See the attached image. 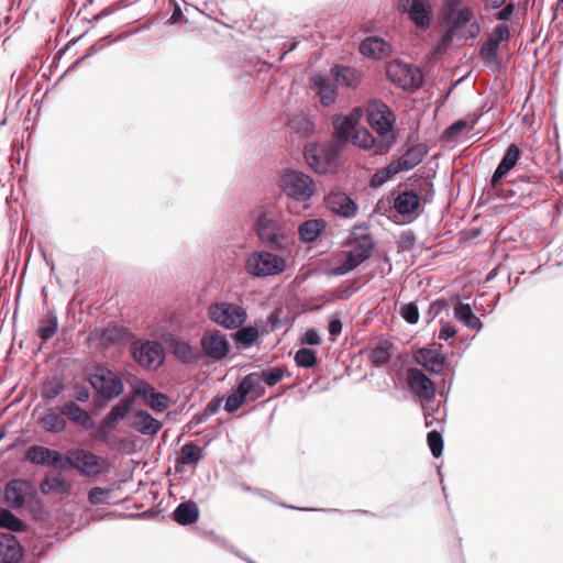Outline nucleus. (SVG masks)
<instances>
[{
  "label": "nucleus",
  "instance_id": "obj_16",
  "mask_svg": "<svg viewBox=\"0 0 563 563\" xmlns=\"http://www.w3.org/2000/svg\"><path fill=\"white\" fill-rule=\"evenodd\" d=\"M247 320L246 309L233 301H213V323L234 330Z\"/></svg>",
  "mask_w": 563,
  "mask_h": 563
},
{
  "label": "nucleus",
  "instance_id": "obj_21",
  "mask_svg": "<svg viewBox=\"0 0 563 563\" xmlns=\"http://www.w3.org/2000/svg\"><path fill=\"white\" fill-rule=\"evenodd\" d=\"M36 488L34 482L24 477H14L7 482L4 486V497L8 507L20 509L26 505L31 497V490Z\"/></svg>",
  "mask_w": 563,
  "mask_h": 563
},
{
  "label": "nucleus",
  "instance_id": "obj_7",
  "mask_svg": "<svg viewBox=\"0 0 563 563\" xmlns=\"http://www.w3.org/2000/svg\"><path fill=\"white\" fill-rule=\"evenodd\" d=\"M164 342L168 350L174 354L177 361L186 364H196L202 356L206 357V366L211 364V329L207 328L203 332L201 344L202 352L190 343L181 340L177 335L168 333L164 338Z\"/></svg>",
  "mask_w": 563,
  "mask_h": 563
},
{
  "label": "nucleus",
  "instance_id": "obj_37",
  "mask_svg": "<svg viewBox=\"0 0 563 563\" xmlns=\"http://www.w3.org/2000/svg\"><path fill=\"white\" fill-rule=\"evenodd\" d=\"M401 173L400 167L396 162V155L391 156V161L386 164L384 167L377 169L369 179V186L373 189H378L383 187L386 183L394 179L395 176Z\"/></svg>",
  "mask_w": 563,
  "mask_h": 563
},
{
  "label": "nucleus",
  "instance_id": "obj_4",
  "mask_svg": "<svg viewBox=\"0 0 563 563\" xmlns=\"http://www.w3.org/2000/svg\"><path fill=\"white\" fill-rule=\"evenodd\" d=\"M454 379V367H450V377H441L435 383L422 368L409 367L406 371V384L417 404H432L439 395L446 402Z\"/></svg>",
  "mask_w": 563,
  "mask_h": 563
},
{
  "label": "nucleus",
  "instance_id": "obj_42",
  "mask_svg": "<svg viewBox=\"0 0 563 563\" xmlns=\"http://www.w3.org/2000/svg\"><path fill=\"white\" fill-rule=\"evenodd\" d=\"M479 57L485 66L492 68L494 71L500 70V47L484 41L479 47Z\"/></svg>",
  "mask_w": 563,
  "mask_h": 563
},
{
  "label": "nucleus",
  "instance_id": "obj_40",
  "mask_svg": "<svg viewBox=\"0 0 563 563\" xmlns=\"http://www.w3.org/2000/svg\"><path fill=\"white\" fill-rule=\"evenodd\" d=\"M10 507L1 508L0 511V529L8 530L11 532H25L29 529V525L16 516Z\"/></svg>",
  "mask_w": 563,
  "mask_h": 563
},
{
  "label": "nucleus",
  "instance_id": "obj_30",
  "mask_svg": "<svg viewBox=\"0 0 563 563\" xmlns=\"http://www.w3.org/2000/svg\"><path fill=\"white\" fill-rule=\"evenodd\" d=\"M134 416L135 420L131 427L143 435H156L163 428V422L145 409L135 410Z\"/></svg>",
  "mask_w": 563,
  "mask_h": 563
},
{
  "label": "nucleus",
  "instance_id": "obj_23",
  "mask_svg": "<svg viewBox=\"0 0 563 563\" xmlns=\"http://www.w3.org/2000/svg\"><path fill=\"white\" fill-rule=\"evenodd\" d=\"M328 209L344 219L353 218L358 210L356 201L343 190H333L327 197Z\"/></svg>",
  "mask_w": 563,
  "mask_h": 563
},
{
  "label": "nucleus",
  "instance_id": "obj_48",
  "mask_svg": "<svg viewBox=\"0 0 563 563\" xmlns=\"http://www.w3.org/2000/svg\"><path fill=\"white\" fill-rule=\"evenodd\" d=\"M331 123L336 136L341 141L350 143L352 133H354V126L346 120L345 114L335 113L331 119Z\"/></svg>",
  "mask_w": 563,
  "mask_h": 563
},
{
  "label": "nucleus",
  "instance_id": "obj_24",
  "mask_svg": "<svg viewBox=\"0 0 563 563\" xmlns=\"http://www.w3.org/2000/svg\"><path fill=\"white\" fill-rule=\"evenodd\" d=\"M358 49L365 58L375 60L390 56L394 51L391 44L379 35L366 36L360 43Z\"/></svg>",
  "mask_w": 563,
  "mask_h": 563
},
{
  "label": "nucleus",
  "instance_id": "obj_10",
  "mask_svg": "<svg viewBox=\"0 0 563 563\" xmlns=\"http://www.w3.org/2000/svg\"><path fill=\"white\" fill-rule=\"evenodd\" d=\"M287 260L273 252L262 250L252 252L245 262V271L253 277L266 278L284 274Z\"/></svg>",
  "mask_w": 563,
  "mask_h": 563
},
{
  "label": "nucleus",
  "instance_id": "obj_63",
  "mask_svg": "<svg viewBox=\"0 0 563 563\" xmlns=\"http://www.w3.org/2000/svg\"><path fill=\"white\" fill-rule=\"evenodd\" d=\"M496 10L497 11L494 13V18L498 21V23L509 24L517 12V7L515 2L507 1L501 8Z\"/></svg>",
  "mask_w": 563,
  "mask_h": 563
},
{
  "label": "nucleus",
  "instance_id": "obj_38",
  "mask_svg": "<svg viewBox=\"0 0 563 563\" xmlns=\"http://www.w3.org/2000/svg\"><path fill=\"white\" fill-rule=\"evenodd\" d=\"M323 230L324 221L322 219L306 220L299 224V240L303 243H313L321 236Z\"/></svg>",
  "mask_w": 563,
  "mask_h": 563
},
{
  "label": "nucleus",
  "instance_id": "obj_35",
  "mask_svg": "<svg viewBox=\"0 0 563 563\" xmlns=\"http://www.w3.org/2000/svg\"><path fill=\"white\" fill-rule=\"evenodd\" d=\"M407 18L420 30H429L433 19L431 0H423L422 4H419L418 8H413V11H409Z\"/></svg>",
  "mask_w": 563,
  "mask_h": 563
},
{
  "label": "nucleus",
  "instance_id": "obj_12",
  "mask_svg": "<svg viewBox=\"0 0 563 563\" xmlns=\"http://www.w3.org/2000/svg\"><path fill=\"white\" fill-rule=\"evenodd\" d=\"M303 157L308 166L319 175L331 173L339 166V154L333 145L309 143L305 146Z\"/></svg>",
  "mask_w": 563,
  "mask_h": 563
},
{
  "label": "nucleus",
  "instance_id": "obj_49",
  "mask_svg": "<svg viewBox=\"0 0 563 563\" xmlns=\"http://www.w3.org/2000/svg\"><path fill=\"white\" fill-rule=\"evenodd\" d=\"M294 361L298 367L307 369L313 368L320 363L317 351L307 346L300 347L296 351Z\"/></svg>",
  "mask_w": 563,
  "mask_h": 563
},
{
  "label": "nucleus",
  "instance_id": "obj_19",
  "mask_svg": "<svg viewBox=\"0 0 563 563\" xmlns=\"http://www.w3.org/2000/svg\"><path fill=\"white\" fill-rule=\"evenodd\" d=\"M310 89L319 97L322 107H330L338 99V79L329 73L313 71L310 77Z\"/></svg>",
  "mask_w": 563,
  "mask_h": 563
},
{
  "label": "nucleus",
  "instance_id": "obj_39",
  "mask_svg": "<svg viewBox=\"0 0 563 563\" xmlns=\"http://www.w3.org/2000/svg\"><path fill=\"white\" fill-rule=\"evenodd\" d=\"M58 331V318L55 308H48L46 314L41 319L36 330L37 336L46 343Z\"/></svg>",
  "mask_w": 563,
  "mask_h": 563
},
{
  "label": "nucleus",
  "instance_id": "obj_47",
  "mask_svg": "<svg viewBox=\"0 0 563 563\" xmlns=\"http://www.w3.org/2000/svg\"><path fill=\"white\" fill-rule=\"evenodd\" d=\"M373 213L386 217L390 222L396 224L397 220L396 210L394 209V195L393 190L387 196L380 197L374 206Z\"/></svg>",
  "mask_w": 563,
  "mask_h": 563
},
{
  "label": "nucleus",
  "instance_id": "obj_55",
  "mask_svg": "<svg viewBox=\"0 0 563 563\" xmlns=\"http://www.w3.org/2000/svg\"><path fill=\"white\" fill-rule=\"evenodd\" d=\"M75 465L76 454H73V449H70L66 454L59 450H56L53 468L58 470L59 472H67L75 470Z\"/></svg>",
  "mask_w": 563,
  "mask_h": 563
},
{
  "label": "nucleus",
  "instance_id": "obj_60",
  "mask_svg": "<svg viewBox=\"0 0 563 563\" xmlns=\"http://www.w3.org/2000/svg\"><path fill=\"white\" fill-rule=\"evenodd\" d=\"M135 407V397H125L121 399L117 405L111 408L113 413L118 415V417L122 420L126 419L133 411Z\"/></svg>",
  "mask_w": 563,
  "mask_h": 563
},
{
  "label": "nucleus",
  "instance_id": "obj_9",
  "mask_svg": "<svg viewBox=\"0 0 563 563\" xmlns=\"http://www.w3.org/2000/svg\"><path fill=\"white\" fill-rule=\"evenodd\" d=\"M394 209L396 210V225H407L416 221L422 213V198L416 189L407 188L405 183H399L393 189Z\"/></svg>",
  "mask_w": 563,
  "mask_h": 563
},
{
  "label": "nucleus",
  "instance_id": "obj_62",
  "mask_svg": "<svg viewBox=\"0 0 563 563\" xmlns=\"http://www.w3.org/2000/svg\"><path fill=\"white\" fill-rule=\"evenodd\" d=\"M400 316L409 324H416L419 321V307L416 301L401 303Z\"/></svg>",
  "mask_w": 563,
  "mask_h": 563
},
{
  "label": "nucleus",
  "instance_id": "obj_34",
  "mask_svg": "<svg viewBox=\"0 0 563 563\" xmlns=\"http://www.w3.org/2000/svg\"><path fill=\"white\" fill-rule=\"evenodd\" d=\"M453 317L470 330L479 332L484 328L483 321L474 313V309L470 303H457L454 307Z\"/></svg>",
  "mask_w": 563,
  "mask_h": 563
},
{
  "label": "nucleus",
  "instance_id": "obj_57",
  "mask_svg": "<svg viewBox=\"0 0 563 563\" xmlns=\"http://www.w3.org/2000/svg\"><path fill=\"white\" fill-rule=\"evenodd\" d=\"M128 35H120L115 38H113V33H109L108 35L100 37L97 40L85 53V57L90 58L97 53L101 52L106 47H108L110 44L124 40Z\"/></svg>",
  "mask_w": 563,
  "mask_h": 563
},
{
  "label": "nucleus",
  "instance_id": "obj_14",
  "mask_svg": "<svg viewBox=\"0 0 563 563\" xmlns=\"http://www.w3.org/2000/svg\"><path fill=\"white\" fill-rule=\"evenodd\" d=\"M444 20L459 40H474L482 33V25L474 19V10L470 5L456 14L444 15Z\"/></svg>",
  "mask_w": 563,
  "mask_h": 563
},
{
  "label": "nucleus",
  "instance_id": "obj_17",
  "mask_svg": "<svg viewBox=\"0 0 563 563\" xmlns=\"http://www.w3.org/2000/svg\"><path fill=\"white\" fill-rule=\"evenodd\" d=\"M73 454H76L75 470L80 476L86 478H97L101 474L109 472V461L99 456L92 451L82 448H73Z\"/></svg>",
  "mask_w": 563,
  "mask_h": 563
},
{
  "label": "nucleus",
  "instance_id": "obj_31",
  "mask_svg": "<svg viewBox=\"0 0 563 563\" xmlns=\"http://www.w3.org/2000/svg\"><path fill=\"white\" fill-rule=\"evenodd\" d=\"M331 75L338 79V87L343 86L349 89H356L362 80L360 71L351 66L334 64L331 68Z\"/></svg>",
  "mask_w": 563,
  "mask_h": 563
},
{
  "label": "nucleus",
  "instance_id": "obj_58",
  "mask_svg": "<svg viewBox=\"0 0 563 563\" xmlns=\"http://www.w3.org/2000/svg\"><path fill=\"white\" fill-rule=\"evenodd\" d=\"M284 313L282 308H275L269 312L267 316V322L271 325V329L273 331L278 330L283 328L284 325H292L295 319H291L289 317H283Z\"/></svg>",
  "mask_w": 563,
  "mask_h": 563
},
{
  "label": "nucleus",
  "instance_id": "obj_56",
  "mask_svg": "<svg viewBox=\"0 0 563 563\" xmlns=\"http://www.w3.org/2000/svg\"><path fill=\"white\" fill-rule=\"evenodd\" d=\"M26 505H27L29 511L32 514V516L35 520H42L44 518V515L46 514L45 506H44V503L38 497L37 487L36 488L32 487L31 497L26 501Z\"/></svg>",
  "mask_w": 563,
  "mask_h": 563
},
{
  "label": "nucleus",
  "instance_id": "obj_2",
  "mask_svg": "<svg viewBox=\"0 0 563 563\" xmlns=\"http://www.w3.org/2000/svg\"><path fill=\"white\" fill-rule=\"evenodd\" d=\"M68 422L84 431H91L96 427L93 416L85 407L73 400H65L57 406L47 407L37 419L41 428L49 434L66 432Z\"/></svg>",
  "mask_w": 563,
  "mask_h": 563
},
{
  "label": "nucleus",
  "instance_id": "obj_59",
  "mask_svg": "<svg viewBox=\"0 0 563 563\" xmlns=\"http://www.w3.org/2000/svg\"><path fill=\"white\" fill-rule=\"evenodd\" d=\"M213 543H217L219 547L224 549L225 551L236 555L241 560L247 563H256L249 555L240 551L229 539L218 536L213 532Z\"/></svg>",
  "mask_w": 563,
  "mask_h": 563
},
{
  "label": "nucleus",
  "instance_id": "obj_52",
  "mask_svg": "<svg viewBox=\"0 0 563 563\" xmlns=\"http://www.w3.org/2000/svg\"><path fill=\"white\" fill-rule=\"evenodd\" d=\"M522 157V151L517 143H510L504 152L498 165L508 173L516 167Z\"/></svg>",
  "mask_w": 563,
  "mask_h": 563
},
{
  "label": "nucleus",
  "instance_id": "obj_20",
  "mask_svg": "<svg viewBox=\"0 0 563 563\" xmlns=\"http://www.w3.org/2000/svg\"><path fill=\"white\" fill-rule=\"evenodd\" d=\"M351 144L362 150L369 151L374 155L388 154L394 145L389 143V139L375 136L367 128L360 126L354 130L351 136Z\"/></svg>",
  "mask_w": 563,
  "mask_h": 563
},
{
  "label": "nucleus",
  "instance_id": "obj_15",
  "mask_svg": "<svg viewBox=\"0 0 563 563\" xmlns=\"http://www.w3.org/2000/svg\"><path fill=\"white\" fill-rule=\"evenodd\" d=\"M132 339H135V335L129 328L111 322L106 327L90 329L87 341L89 343L98 341L100 349L106 351L114 344H121Z\"/></svg>",
  "mask_w": 563,
  "mask_h": 563
},
{
  "label": "nucleus",
  "instance_id": "obj_13",
  "mask_svg": "<svg viewBox=\"0 0 563 563\" xmlns=\"http://www.w3.org/2000/svg\"><path fill=\"white\" fill-rule=\"evenodd\" d=\"M132 358L143 368L158 369L165 364V347L159 341L137 339L130 347Z\"/></svg>",
  "mask_w": 563,
  "mask_h": 563
},
{
  "label": "nucleus",
  "instance_id": "obj_51",
  "mask_svg": "<svg viewBox=\"0 0 563 563\" xmlns=\"http://www.w3.org/2000/svg\"><path fill=\"white\" fill-rule=\"evenodd\" d=\"M374 251L371 246H357L350 251H344L343 256L346 257L347 262L353 265V268L356 269L358 266H361L363 263L368 261Z\"/></svg>",
  "mask_w": 563,
  "mask_h": 563
},
{
  "label": "nucleus",
  "instance_id": "obj_64",
  "mask_svg": "<svg viewBox=\"0 0 563 563\" xmlns=\"http://www.w3.org/2000/svg\"><path fill=\"white\" fill-rule=\"evenodd\" d=\"M300 343L308 346H318L322 343L321 331L319 328L310 327L300 335Z\"/></svg>",
  "mask_w": 563,
  "mask_h": 563
},
{
  "label": "nucleus",
  "instance_id": "obj_18",
  "mask_svg": "<svg viewBox=\"0 0 563 563\" xmlns=\"http://www.w3.org/2000/svg\"><path fill=\"white\" fill-rule=\"evenodd\" d=\"M267 332L266 323L262 319H255L253 322L242 324L234 329L230 334L233 345L239 351L249 350L253 346H260L262 335Z\"/></svg>",
  "mask_w": 563,
  "mask_h": 563
},
{
  "label": "nucleus",
  "instance_id": "obj_26",
  "mask_svg": "<svg viewBox=\"0 0 563 563\" xmlns=\"http://www.w3.org/2000/svg\"><path fill=\"white\" fill-rule=\"evenodd\" d=\"M203 456V449L199 444L195 441H187L176 455L175 472L183 473L186 466L196 468Z\"/></svg>",
  "mask_w": 563,
  "mask_h": 563
},
{
  "label": "nucleus",
  "instance_id": "obj_44",
  "mask_svg": "<svg viewBox=\"0 0 563 563\" xmlns=\"http://www.w3.org/2000/svg\"><path fill=\"white\" fill-rule=\"evenodd\" d=\"M41 493L45 496L53 493L68 494L71 489V483L65 479L60 474L44 478L40 484Z\"/></svg>",
  "mask_w": 563,
  "mask_h": 563
},
{
  "label": "nucleus",
  "instance_id": "obj_27",
  "mask_svg": "<svg viewBox=\"0 0 563 563\" xmlns=\"http://www.w3.org/2000/svg\"><path fill=\"white\" fill-rule=\"evenodd\" d=\"M200 518V509L196 501L191 499L181 500L174 511L170 514V519L180 527H188L196 525Z\"/></svg>",
  "mask_w": 563,
  "mask_h": 563
},
{
  "label": "nucleus",
  "instance_id": "obj_29",
  "mask_svg": "<svg viewBox=\"0 0 563 563\" xmlns=\"http://www.w3.org/2000/svg\"><path fill=\"white\" fill-rule=\"evenodd\" d=\"M238 388L247 401H255L263 397L266 388L261 380V376L256 372L246 374L240 380Z\"/></svg>",
  "mask_w": 563,
  "mask_h": 563
},
{
  "label": "nucleus",
  "instance_id": "obj_54",
  "mask_svg": "<svg viewBox=\"0 0 563 563\" xmlns=\"http://www.w3.org/2000/svg\"><path fill=\"white\" fill-rule=\"evenodd\" d=\"M511 30L512 27L509 24L497 23L485 41L500 47L503 42L509 41Z\"/></svg>",
  "mask_w": 563,
  "mask_h": 563
},
{
  "label": "nucleus",
  "instance_id": "obj_1",
  "mask_svg": "<svg viewBox=\"0 0 563 563\" xmlns=\"http://www.w3.org/2000/svg\"><path fill=\"white\" fill-rule=\"evenodd\" d=\"M250 218L260 242L276 252H286L294 243V232L284 218L283 211L273 205L254 208Z\"/></svg>",
  "mask_w": 563,
  "mask_h": 563
},
{
  "label": "nucleus",
  "instance_id": "obj_8",
  "mask_svg": "<svg viewBox=\"0 0 563 563\" xmlns=\"http://www.w3.org/2000/svg\"><path fill=\"white\" fill-rule=\"evenodd\" d=\"M386 77L390 84L408 92L418 91L426 82L424 74L419 66L400 58H395L387 64Z\"/></svg>",
  "mask_w": 563,
  "mask_h": 563
},
{
  "label": "nucleus",
  "instance_id": "obj_32",
  "mask_svg": "<svg viewBox=\"0 0 563 563\" xmlns=\"http://www.w3.org/2000/svg\"><path fill=\"white\" fill-rule=\"evenodd\" d=\"M66 379L62 375L47 376L41 388V399L44 405H49L66 389Z\"/></svg>",
  "mask_w": 563,
  "mask_h": 563
},
{
  "label": "nucleus",
  "instance_id": "obj_46",
  "mask_svg": "<svg viewBox=\"0 0 563 563\" xmlns=\"http://www.w3.org/2000/svg\"><path fill=\"white\" fill-rule=\"evenodd\" d=\"M289 125L296 133L305 136H310L316 131L314 122L309 114L305 112L297 113L290 118Z\"/></svg>",
  "mask_w": 563,
  "mask_h": 563
},
{
  "label": "nucleus",
  "instance_id": "obj_3",
  "mask_svg": "<svg viewBox=\"0 0 563 563\" xmlns=\"http://www.w3.org/2000/svg\"><path fill=\"white\" fill-rule=\"evenodd\" d=\"M82 380L90 385L95 391L93 401L100 408L107 407L110 402L124 394V380L115 373L108 363L95 362L86 371Z\"/></svg>",
  "mask_w": 563,
  "mask_h": 563
},
{
  "label": "nucleus",
  "instance_id": "obj_11",
  "mask_svg": "<svg viewBox=\"0 0 563 563\" xmlns=\"http://www.w3.org/2000/svg\"><path fill=\"white\" fill-rule=\"evenodd\" d=\"M413 361L426 371L450 377V367H456L443 353V345L437 341L413 351Z\"/></svg>",
  "mask_w": 563,
  "mask_h": 563
},
{
  "label": "nucleus",
  "instance_id": "obj_61",
  "mask_svg": "<svg viewBox=\"0 0 563 563\" xmlns=\"http://www.w3.org/2000/svg\"><path fill=\"white\" fill-rule=\"evenodd\" d=\"M110 493V488L93 486L89 489L87 499L91 505H107Z\"/></svg>",
  "mask_w": 563,
  "mask_h": 563
},
{
  "label": "nucleus",
  "instance_id": "obj_36",
  "mask_svg": "<svg viewBox=\"0 0 563 563\" xmlns=\"http://www.w3.org/2000/svg\"><path fill=\"white\" fill-rule=\"evenodd\" d=\"M394 344L388 340H379L368 353L369 362L377 368L387 366L393 360Z\"/></svg>",
  "mask_w": 563,
  "mask_h": 563
},
{
  "label": "nucleus",
  "instance_id": "obj_43",
  "mask_svg": "<svg viewBox=\"0 0 563 563\" xmlns=\"http://www.w3.org/2000/svg\"><path fill=\"white\" fill-rule=\"evenodd\" d=\"M422 406V413L424 418L426 428H430L434 423H441L445 421L446 408L442 409V400L432 401V404H420Z\"/></svg>",
  "mask_w": 563,
  "mask_h": 563
},
{
  "label": "nucleus",
  "instance_id": "obj_50",
  "mask_svg": "<svg viewBox=\"0 0 563 563\" xmlns=\"http://www.w3.org/2000/svg\"><path fill=\"white\" fill-rule=\"evenodd\" d=\"M231 352V344L228 335L219 329L213 328V362L223 360Z\"/></svg>",
  "mask_w": 563,
  "mask_h": 563
},
{
  "label": "nucleus",
  "instance_id": "obj_45",
  "mask_svg": "<svg viewBox=\"0 0 563 563\" xmlns=\"http://www.w3.org/2000/svg\"><path fill=\"white\" fill-rule=\"evenodd\" d=\"M222 401H224L223 409L229 413H233L247 400L236 387V389L227 397L213 398V415L220 409Z\"/></svg>",
  "mask_w": 563,
  "mask_h": 563
},
{
  "label": "nucleus",
  "instance_id": "obj_41",
  "mask_svg": "<svg viewBox=\"0 0 563 563\" xmlns=\"http://www.w3.org/2000/svg\"><path fill=\"white\" fill-rule=\"evenodd\" d=\"M257 375L261 376V380L264 386L273 387L280 383L285 377H291V373L288 371L285 364L277 366H269L266 368H262V371L256 372Z\"/></svg>",
  "mask_w": 563,
  "mask_h": 563
},
{
  "label": "nucleus",
  "instance_id": "obj_28",
  "mask_svg": "<svg viewBox=\"0 0 563 563\" xmlns=\"http://www.w3.org/2000/svg\"><path fill=\"white\" fill-rule=\"evenodd\" d=\"M429 153V146L426 143H418L407 148L396 162L400 167L401 172H409L417 167Z\"/></svg>",
  "mask_w": 563,
  "mask_h": 563
},
{
  "label": "nucleus",
  "instance_id": "obj_25",
  "mask_svg": "<svg viewBox=\"0 0 563 563\" xmlns=\"http://www.w3.org/2000/svg\"><path fill=\"white\" fill-rule=\"evenodd\" d=\"M56 450L42 444H32L23 453L21 461L37 467H54Z\"/></svg>",
  "mask_w": 563,
  "mask_h": 563
},
{
  "label": "nucleus",
  "instance_id": "obj_33",
  "mask_svg": "<svg viewBox=\"0 0 563 563\" xmlns=\"http://www.w3.org/2000/svg\"><path fill=\"white\" fill-rule=\"evenodd\" d=\"M140 397L155 412H163L168 408L169 398L162 391H157L153 385H146L137 391Z\"/></svg>",
  "mask_w": 563,
  "mask_h": 563
},
{
  "label": "nucleus",
  "instance_id": "obj_5",
  "mask_svg": "<svg viewBox=\"0 0 563 563\" xmlns=\"http://www.w3.org/2000/svg\"><path fill=\"white\" fill-rule=\"evenodd\" d=\"M278 188L286 198L296 202H308L317 194L314 179L301 169L286 168L278 180Z\"/></svg>",
  "mask_w": 563,
  "mask_h": 563
},
{
  "label": "nucleus",
  "instance_id": "obj_22",
  "mask_svg": "<svg viewBox=\"0 0 563 563\" xmlns=\"http://www.w3.org/2000/svg\"><path fill=\"white\" fill-rule=\"evenodd\" d=\"M26 549L18 537L10 532H0V563H21Z\"/></svg>",
  "mask_w": 563,
  "mask_h": 563
},
{
  "label": "nucleus",
  "instance_id": "obj_53",
  "mask_svg": "<svg viewBox=\"0 0 563 563\" xmlns=\"http://www.w3.org/2000/svg\"><path fill=\"white\" fill-rule=\"evenodd\" d=\"M427 444L433 457L439 459L443 454V429H433L427 433Z\"/></svg>",
  "mask_w": 563,
  "mask_h": 563
},
{
  "label": "nucleus",
  "instance_id": "obj_6",
  "mask_svg": "<svg viewBox=\"0 0 563 563\" xmlns=\"http://www.w3.org/2000/svg\"><path fill=\"white\" fill-rule=\"evenodd\" d=\"M397 117L393 109L380 98L369 100L367 104L366 121L378 136L389 139L394 146L398 140L396 132Z\"/></svg>",
  "mask_w": 563,
  "mask_h": 563
}]
</instances>
